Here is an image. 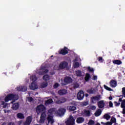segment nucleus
<instances>
[{"label":"nucleus","mask_w":125,"mask_h":125,"mask_svg":"<svg viewBox=\"0 0 125 125\" xmlns=\"http://www.w3.org/2000/svg\"><path fill=\"white\" fill-rule=\"evenodd\" d=\"M125 107V99L123 100V101L121 103V108H124Z\"/></svg>","instance_id":"36"},{"label":"nucleus","mask_w":125,"mask_h":125,"mask_svg":"<svg viewBox=\"0 0 125 125\" xmlns=\"http://www.w3.org/2000/svg\"><path fill=\"white\" fill-rule=\"evenodd\" d=\"M75 110H77V107L75 106H70L69 108V111H75Z\"/></svg>","instance_id":"33"},{"label":"nucleus","mask_w":125,"mask_h":125,"mask_svg":"<svg viewBox=\"0 0 125 125\" xmlns=\"http://www.w3.org/2000/svg\"><path fill=\"white\" fill-rule=\"evenodd\" d=\"M80 67V63L79 62H76L75 63L74 67L75 68H79Z\"/></svg>","instance_id":"38"},{"label":"nucleus","mask_w":125,"mask_h":125,"mask_svg":"<svg viewBox=\"0 0 125 125\" xmlns=\"http://www.w3.org/2000/svg\"><path fill=\"white\" fill-rule=\"evenodd\" d=\"M90 110H95L96 109V106L94 105H91L89 107Z\"/></svg>","instance_id":"39"},{"label":"nucleus","mask_w":125,"mask_h":125,"mask_svg":"<svg viewBox=\"0 0 125 125\" xmlns=\"http://www.w3.org/2000/svg\"><path fill=\"white\" fill-rule=\"evenodd\" d=\"M87 92L89 93V94H94L95 91L93 88H91V89H89L87 90Z\"/></svg>","instance_id":"27"},{"label":"nucleus","mask_w":125,"mask_h":125,"mask_svg":"<svg viewBox=\"0 0 125 125\" xmlns=\"http://www.w3.org/2000/svg\"><path fill=\"white\" fill-rule=\"evenodd\" d=\"M84 97V93L83 91L81 90L77 94V98L78 100H83Z\"/></svg>","instance_id":"7"},{"label":"nucleus","mask_w":125,"mask_h":125,"mask_svg":"<svg viewBox=\"0 0 125 125\" xmlns=\"http://www.w3.org/2000/svg\"><path fill=\"white\" fill-rule=\"evenodd\" d=\"M113 103L112 102V101H110L109 102V106L110 108H113Z\"/></svg>","instance_id":"48"},{"label":"nucleus","mask_w":125,"mask_h":125,"mask_svg":"<svg viewBox=\"0 0 125 125\" xmlns=\"http://www.w3.org/2000/svg\"><path fill=\"white\" fill-rule=\"evenodd\" d=\"M73 85L74 88H78V87L79 86V83H74Z\"/></svg>","instance_id":"35"},{"label":"nucleus","mask_w":125,"mask_h":125,"mask_svg":"<svg viewBox=\"0 0 125 125\" xmlns=\"http://www.w3.org/2000/svg\"><path fill=\"white\" fill-rule=\"evenodd\" d=\"M98 106L99 108H100V109H102V108H104V107H105V103H104V101L102 100L98 102Z\"/></svg>","instance_id":"11"},{"label":"nucleus","mask_w":125,"mask_h":125,"mask_svg":"<svg viewBox=\"0 0 125 125\" xmlns=\"http://www.w3.org/2000/svg\"><path fill=\"white\" fill-rule=\"evenodd\" d=\"M94 125V121L91 120L88 122V125Z\"/></svg>","instance_id":"42"},{"label":"nucleus","mask_w":125,"mask_h":125,"mask_svg":"<svg viewBox=\"0 0 125 125\" xmlns=\"http://www.w3.org/2000/svg\"><path fill=\"white\" fill-rule=\"evenodd\" d=\"M108 99H109V100H112V99H113V98L110 96L109 97Z\"/></svg>","instance_id":"59"},{"label":"nucleus","mask_w":125,"mask_h":125,"mask_svg":"<svg viewBox=\"0 0 125 125\" xmlns=\"http://www.w3.org/2000/svg\"><path fill=\"white\" fill-rule=\"evenodd\" d=\"M32 123V116H29L27 117L26 120L25 122L23 123L24 125H30Z\"/></svg>","instance_id":"10"},{"label":"nucleus","mask_w":125,"mask_h":125,"mask_svg":"<svg viewBox=\"0 0 125 125\" xmlns=\"http://www.w3.org/2000/svg\"><path fill=\"white\" fill-rule=\"evenodd\" d=\"M114 103L116 107H118V106L119 105H121V103H118L117 102H114Z\"/></svg>","instance_id":"46"},{"label":"nucleus","mask_w":125,"mask_h":125,"mask_svg":"<svg viewBox=\"0 0 125 125\" xmlns=\"http://www.w3.org/2000/svg\"><path fill=\"white\" fill-rule=\"evenodd\" d=\"M105 125H112V123L110 122H107L105 123Z\"/></svg>","instance_id":"52"},{"label":"nucleus","mask_w":125,"mask_h":125,"mask_svg":"<svg viewBox=\"0 0 125 125\" xmlns=\"http://www.w3.org/2000/svg\"><path fill=\"white\" fill-rule=\"evenodd\" d=\"M48 69H44V70L43 71V73H45V74H46V73H48Z\"/></svg>","instance_id":"55"},{"label":"nucleus","mask_w":125,"mask_h":125,"mask_svg":"<svg viewBox=\"0 0 125 125\" xmlns=\"http://www.w3.org/2000/svg\"><path fill=\"white\" fill-rule=\"evenodd\" d=\"M101 114H102V111H101V109H99L95 113V117H99V116H100V115H101Z\"/></svg>","instance_id":"22"},{"label":"nucleus","mask_w":125,"mask_h":125,"mask_svg":"<svg viewBox=\"0 0 125 125\" xmlns=\"http://www.w3.org/2000/svg\"><path fill=\"white\" fill-rule=\"evenodd\" d=\"M113 64H115L116 65H121V64H122V62L119 60H115L113 61Z\"/></svg>","instance_id":"24"},{"label":"nucleus","mask_w":125,"mask_h":125,"mask_svg":"<svg viewBox=\"0 0 125 125\" xmlns=\"http://www.w3.org/2000/svg\"><path fill=\"white\" fill-rule=\"evenodd\" d=\"M87 69L89 72H94V69H93V68H91L90 67H88Z\"/></svg>","instance_id":"45"},{"label":"nucleus","mask_w":125,"mask_h":125,"mask_svg":"<svg viewBox=\"0 0 125 125\" xmlns=\"http://www.w3.org/2000/svg\"><path fill=\"white\" fill-rule=\"evenodd\" d=\"M47 120L48 121V124H47V125H52L53 123H54L53 116L51 115H48Z\"/></svg>","instance_id":"8"},{"label":"nucleus","mask_w":125,"mask_h":125,"mask_svg":"<svg viewBox=\"0 0 125 125\" xmlns=\"http://www.w3.org/2000/svg\"><path fill=\"white\" fill-rule=\"evenodd\" d=\"M76 74L77 77H82L83 76V73L80 70H77L76 71Z\"/></svg>","instance_id":"26"},{"label":"nucleus","mask_w":125,"mask_h":125,"mask_svg":"<svg viewBox=\"0 0 125 125\" xmlns=\"http://www.w3.org/2000/svg\"><path fill=\"white\" fill-rule=\"evenodd\" d=\"M123 108V112H122V114H123V115H125V107H122Z\"/></svg>","instance_id":"53"},{"label":"nucleus","mask_w":125,"mask_h":125,"mask_svg":"<svg viewBox=\"0 0 125 125\" xmlns=\"http://www.w3.org/2000/svg\"><path fill=\"white\" fill-rule=\"evenodd\" d=\"M45 68V66H44L41 67V69H42V70H44V68Z\"/></svg>","instance_id":"60"},{"label":"nucleus","mask_w":125,"mask_h":125,"mask_svg":"<svg viewBox=\"0 0 125 125\" xmlns=\"http://www.w3.org/2000/svg\"><path fill=\"white\" fill-rule=\"evenodd\" d=\"M98 61H99V62H103V58H102V57H99L98 58Z\"/></svg>","instance_id":"49"},{"label":"nucleus","mask_w":125,"mask_h":125,"mask_svg":"<svg viewBox=\"0 0 125 125\" xmlns=\"http://www.w3.org/2000/svg\"><path fill=\"white\" fill-rule=\"evenodd\" d=\"M84 114L87 117H90V111L89 110H84Z\"/></svg>","instance_id":"31"},{"label":"nucleus","mask_w":125,"mask_h":125,"mask_svg":"<svg viewBox=\"0 0 125 125\" xmlns=\"http://www.w3.org/2000/svg\"><path fill=\"white\" fill-rule=\"evenodd\" d=\"M17 117L18 119H20L21 120H22L23 119H24L25 117L24 116V114L21 113H19L17 114Z\"/></svg>","instance_id":"21"},{"label":"nucleus","mask_w":125,"mask_h":125,"mask_svg":"<svg viewBox=\"0 0 125 125\" xmlns=\"http://www.w3.org/2000/svg\"><path fill=\"white\" fill-rule=\"evenodd\" d=\"M8 125H15V124L13 122H9L8 124Z\"/></svg>","instance_id":"54"},{"label":"nucleus","mask_w":125,"mask_h":125,"mask_svg":"<svg viewBox=\"0 0 125 125\" xmlns=\"http://www.w3.org/2000/svg\"><path fill=\"white\" fill-rule=\"evenodd\" d=\"M53 102V101L52 99H49L45 102V105H49Z\"/></svg>","instance_id":"29"},{"label":"nucleus","mask_w":125,"mask_h":125,"mask_svg":"<svg viewBox=\"0 0 125 125\" xmlns=\"http://www.w3.org/2000/svg\"><path fill=\"white\" fill-rule=\"evenodd\" d=\"M119 102H123V100L122 98H119Z\"/></svg>","instance_id":"58"},{"label":"nucleus","mask_w":125,"mask_h":125,"mask_svg":"<svg viewBox=\"0 0 125 125\" xmlns=\"http://www.w3.org/2000/svg\"><path fill=\"white\" fill-rule=\"evenodd\" d=\"M47 83H43L42 84V87H46V86H47Z\"/></svg>","instance_id":"51"},{"label":"nucleus","mask_w":125,"mask_h":125,"mask_svg":"<svg viewBox=\"0 0 125 125\" xmlns=\"http://www.w3.org/2000/svg\"><path fill=\"white\" fill-rule=\"evenodd\" d=\"M122 48L124 49V50H125V44L122 46Z\"/></svg>","instance_id":"57"},{"label":"nucleus","mask_w":125,"mask_h":125,"mask_svg":"<svg viewBox=\"0 0 125 125\" xmlns=\"http://www.w3.org/2000/svg\"><path fill=\"white\" fill-rule=\"evenodd\" d=\"M111 121L112 123H113V124H115V123H116V118H115L114 117H112V118H111Z\"/></svg>","instance_id":"43"},{"label":"nucleus","mask_w":125,"mask_h":125,"mask_svg":"<svg viewBox=\"0 0 125 125\" xmlns=\"http://www.w3.org/2000/svg\"><path fill=\"white\" fill-rule=\"evenodd\" d=\"M88 104V102H84L82 103L83 106H87Z\"/></svg>","instance_id":"44"},{"label":"nucleus","mask_w":125,"mask_h":125,"mask_svg":"<svg viewBox=\"0 0 125 125\" xmlns=\"http://www.w3.org/2000/svg\"><path fill=\"white\" fill-rule=\"evenodd\" d=\"M102 125H105V123H104V122H101Z\"/></svg>","instance_id":"61"},{"label":"nucleus","mask_w":125,"mask_h":125,"mask_svg":"<svg viewBox=\"0 0 125 125\" xmlns=\"http://www.w3.org/2000/svg\"><path fill=\"white\" fill-rule=\"evenodd\" d=\"M27 89L26 86H21L17 87L18 91H27Z\"/></svg>","instance_id":"15"},{"label":"nucleus","mask_w":125,"mask_h":125,"mask_svg":"<svg viewBox=\"0 0 125 125\" xmlns=\"http://www.w3.org/2000/svg\"><path fill=\"white\" fill-rule=\"evenodd\" d=\"M65 112H66V110L64 108H60L58 110V113L59 116H63L65 114Z\"/></svg>","instance_id":"13"},{"label":"nucleus","mask_w":125,"mask_h":125,"mask_svg":"<svg viewBox=\"0 0 125 125\" xmlns=\"http://www.w3.org/2000/svg\"><path fill=\"white\" fill-rule=\"evenodd\" d=\"M45 110H46V107H45V106H44L42 104L38 105L36 108V111L37 115H40L41 113L45 112Z\"/></svg>","instance_id":"2"},{"label":"nucleus","mask_w":125,"mask_h":125,"mask_svg":"<svg viewBox=\"0 0 125 125\" xmlns=\"http://www.w3.org/2000/svg\"><path fill=\"white\" fill-rule=\"evenodd\" d=\"M90 78H91L90 74H89V73H86L84 78V80L85 82H88V81L90 80Z\"/></svg>","instance_id":"25"},{"label":"nucleus","mask_w":125,"mask_h":125,"mask_svg":"<svg viewBox=\"0 0 125 125\" xmlns=\"http://www.w3.org/2000/svg\"><path fill=\"white\" fill-rule=\"evenodd\" d=\"M59 86V83H55L54 85V87L55 88H58Z\"/></svg>","instance_id":"47"},{"label":"nucleus","mask_w":125,"mask_h":125,"mask_svg":"<svg viewBox=\"0 0 125 125\" xmlns=\"http://www.w3.org/2000/svg\"><path fill=\"white\" fill-rule=\"evenodd\" d=\"M58 52L59 54H62V55H66L69 53V49H68V47L64 46L63 48L59 50Z\"/></svg>","instance_id":"3"},{"label":"nucleus","mask_w":125,"mask_h":125,"mask_svg":"<svg viewBox=\"0 0 125 125\" xmlns=\"http://www.w3.org/2000/svg\"><path fill=\"white\" fill-rule=\"evenodd\" d=\"M110 86L111 87H116L117 86V81L116 80H112L110 82Z\"/></svg>","instance_id":"16"},{"label":"nucleus","mask_w":125,"mask_h":125,"mask_svg":"<svg viewBox=\"0 0 125 125\" xmlns=\"http://www.w3.org/2000/svg\"><path fill=\"white\" fill-rule=\"evenodd\" d=\"M100 99H101V95H100L93 96L91 98V103L94 104L96 103V101H99Z\"/></svg>","instance_id":"4"},{"label":"nucleus","mask_w":125,"mask_h":125,"mask_svg":"<svg viewBox=\"0 0 125 125\" xmlns=\"http://www.w3.org/2000/svg\"><path fill=\"white\" fill-rule=\"evenodd\" d=\"M76 122L77 124H82L84 122V118L83 117H79L77 118Z\"/></svg>","instance_id":"19"},{"label":"nucleus","mask_w":125,"mask_h":125,"mask_svg":"<svg viewBox=\"0 0 125 125\" xmlns=\"http://www.w3.org/2000/svg\"><path fill=\"white\" fill-rule=\"evenodd\" d=\"M66 125H75V119L72 115L69 117V119L67 120Z\"/></svg>","instance_id":"5"},{"label":"nucleus","mask_w":125,"mask_h":125,"mask_svg":"<svg viewBox=\"0 0 125 125\" xmlns=\"http://www.w3.org/2000/svg\"><path fill=\"white\" fill-rule=\"evenodd\" d=\"M50 77L48 75H45L43 76V81H45L46 82L47 81H49Z\"/></svg>","instance_id":"28"},{"label":"nucleus","mask_w":125,"mask_h":125,"mask_svg":"<svg viewBox=\"0 0 125 125\" xmlns=\"http://www.w3.org/2000/svg\"><path fill=\"white\" fill-rule=\"evenodd\" d=\"M45 120V119L42 118L40 117V120L39 121V123H40V124H43V123H44Z\"/></svg>","instance_id":"37"},{"label":"nucleus","mask_w":125,"mask_h":125,"mask_svg":"<svg viewBox=\"0 0 125 125\" xmlns=\"http://www.w3.org/2000/svg\"><path fill=\"white\" fill-rule=\"evenodd\" d=\"M67 101V99L64 97L61 98L58 101V103L61 104V103H65Z\"/></svg>","instance_id":"20"},{"label":"nucleus","mask_w":125,"mask_h":125,"mask_svg":"<svg viewBox=\"0 0 125 125\" xmlns=\"http://www.w3.org/2000/svg\"><path fill=\"white\" fill-rule=\"evenodd\" d=\"M73 82V79L70 77L66 76L64 79V83H62V85H66L68 83H71Z\"/></svg>","instance_id":"6"},{"label":"nucleus","mask_w":125,"mask_h":125,"mask_svg":"<svg viewBox=\"0 0 125 125\" xmlns=\"http://www.w3.org/2000/svg\"><path fill=\"white\" fill-rule=\"evenodd\" d=\"M21 64L20 63H18L17 65V68H18H18H19L20 67V66H21Z\"/></svg>","instance_id":"56"},{"label":"nucleus","mask_w":125,"mask_h":125,"mask_svg":"<svg viewBox=\"0 0 125 125\" xmlns=\"http://www.w3.org/2000/svg\"><path fill=\"white\" fill-rule=\"evenodd\" d=\"M34 99L32 97H28V101L29 102H33Z\"/></svg>","instance_id":"40"},{"label":"nucleus","mask_w":125,"mask_h":125,"mask_svg":"<svg viewBox=\"0 0 125 125\" xmlns=\"http://www.w3.org/2000/svg\"><path fill=\"white\" fill-rule=\"evenodd\" d=\"M18 96L16 94H14L13 93H11L8 94L4 99L5 102H8V101H10V100H14L13 102H15L16 100H18Z\"/></svg>","instance_id":"1"},{"label":"nucleus","mask_w":125,"mask_h":125,"mask_svg":"<svg viewBox=\"0 0 125 125\" xmlns=\"http://www.w3.org/2000/svg\"><path fill=\"white\" fill-rule=\"evenodd\" d=\"M92 80H93V81H96L97 80V76L94 75L93 78H92Z\"/></svg>","instance_id":"50"},{"label":"nucleus","mask_w":125,"mask_h":125,"mask_svg":"<svg viewBox=\"0 0 125 125\" xmlns=\"http://www.w3.org/2000/svg\"><path fill=\"white\" fill-rule=\"evenodd\" d=\"M122 94H123L124 97H125V87H123L122 88Z\"/></svg>","instance_id":"41"},{"label":"nucleus","mask_w":125,"mask_h":125,"mask_svg":"<svg viewBox=\"0 0 125 125\" xmlns=\"http://www.w3.org/2000/svg\"><path fill=\"white\" fill-rule=\"evenodd\" d=\"M6 105H4V107H6Z\"/></svg>","instance_id":"64"},{"label":"nucleus","mask_w":125,"mask_h":125,"mask_svg":"<svg viewBox=\"0 0 125 125\" xmlns=\"http://www.w3.org/2000/svg\"><path fill=\"white\" fill-rule=\"evenodd\" d=\"M67 91L66 89H60L58 91V94L61 96L65 95L67 94Z\"/></svg>","instance_id":"14"},{"label":"nucleus","mask_w":125,"mask_h":125,"mask_svg":"<svg viewBox=\"0 0 125 125\" xmlns=\"http://www.w3.org/2000/svg\"><path fill=\"white\" fill-rule=\"evenodd\" d=\"M30 80L32 81V83H36V81L37 80H38V78H37V76L33 75L30 77Z\"/></svg>","instance_id":"23"},{"label":"nucleus","mask_w":125,"mask_h":125,"mask_svg":"<svg viewBox=\"0 0 125 125\" xmlns=\"http://www.w3.org/2000/svg\"><path fill=\"white\" fill-rule=\"evenodd\" d=\"M104 88H105V89H106V90H108V91H112V89H111V88L108 87L107 85H104Z\"/></svg>","instance_id":"34"},{"label":"nucleus","mask_w":125,"mask_h":125,"mask_svg":"<svg viewBox=\"0 0 125 125\" xmlns=\"http://www.w3.org/2000/svg\"><path fill=\"white\" fill-rule=\"evenodd\" d=\"M19 108V103H16L14 104L12 106V109L13 110H18Z\"/></svg>","instance_id":"17"},{"label":"nucleus","mask_w":125,"mask_h":125,"mask_svg":"<svg viewBox=\"0 0 125 125\" xmlns=\"http://www.w3.org/2000/svg\"><path fill=\"white\" fill-rule=\"evenodd\" d=\"M59 67L60 69H65V68L68 67V62L65 61L61 62L59 65Z\"/></svg>","instance_id":"9"},{"label":"nucleus","mask_w":125,"mask_h":125,"mask_svg":"<svg viewBox=\"0 0 125 125\" xmlns=\"http://www.w3.org/2000/svg\"><path fill=\"white\" fill-rule=\"evenodd\" d=\"M4 113H6L7 112V111H6V110H4Z\"/></svg>","instance_id":"63"},{"label":"nucleus","mask_w":125,"mask_h":125,"mask_svg":"<svg viewBox=\"0 0 125 125\" xmlns=\"http://www.w3.org/2000/svg\"><path fill=\"white\" fill-rule=\"evenodd\" d=\"M110 118H111V116H110V115L108 114H105L104 115V119H105V120H106L107 121H108V120H110Z\"/></svg>","instance_id":"30"},{"label":"nucleus","mask_w":125,"mask_h":125,"mask_svg":"<svg viewBox=\"0 0 125 125\" xmlns=\"http://www.w3.org/2000/svg\"><path fill=\"white\" fill-rule=\"evenodd\" d=\"M55 113V108H50L48 110V116L50 115H53Z\"/></svg>","instance_id":"18"},{"label":"nucleus","mask_w":125,"mask_h":125,"mask_svg":"<svg viewBox=\"0 0 125 125\" xmlns=\"http://www.w3.org/2000/svg\"><path fill=\"white\" fill-rule=\"evenodd\" d=\"M30 89H32V90H35V89H37L38 85H37V83L32 82L31 84L29 86Z\"/></svg>","instance_id":"12"},{"label":"nucleus","mask_w":125,"mask_h":125,"mask_svg":"<svg viewBox=\"0 0 125 125\" xmlns=\"http://www.w3.org/2000/svg\"><path fill=\"white\" fill-rule=\"evenodd\" d=\"M41 113H42L40 118H42V119H45V118L46 117V114L45 113V111Z\"/></svg>","instance_id":"32"},{"label":"nucleus","mask_w":125,"mask_h":125,"mask_svg":"<svg viewBox=\"0 0 125 125\" xmlns=\"http://www.w3.org/2000/svg\"><path fill=\"white\" fill-rule=\"evenodd\" d=\"M96 125H100V123H97Z\"/></svg>","instance_id":"62"}]
</instances>
